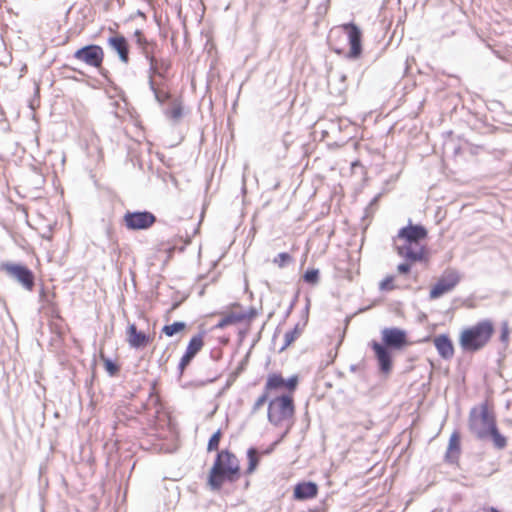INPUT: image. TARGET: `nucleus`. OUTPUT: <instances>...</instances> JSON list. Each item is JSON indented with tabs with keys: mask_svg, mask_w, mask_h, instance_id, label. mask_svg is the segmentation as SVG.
Here are the masks:
<instances>
[{
	"mask_svg": "<svg viewBox=\"0 0 512 512\" xmlns=\"http://www.w3.org/2000/svg\"><path fill=\"white\" fill-rule=\"evenodd\" d=\"M215 462L226 468L228 473H236L240 475V465L237 457L229 450H223L216 456Z\"/></svg>",
	"mask_w": 512,
	"mask_h": 512,
	"instance_id": "6ab92c4d",
	"label": "nucleus"
},
{
	"mask_svg": "<svg viewBox=\"0 0 512 512\" xmlns=\"http://www.w3.org/2000/svg\"><path fill=\"white\" fill-rule=\"evenodd\" d=\"M247 457H248V460H249V464H248V468L246 470V472L248 474H251L257 467L258 463H259V457H258V451L256 448L254 447H251L248 449L247 451Z\"/></svg>",
	"mask_w": 512,
	"mask_h": 512,
	"instance_id": "c85d7f7f",
	"label": "nucleus"
},
{
	"mask_svg": "<svg viewBox=\"0 0 512 512\" xmlns=\"http://www.w3.org/2000/svg\"><path fill=\"white\" fill-rule=\"evenodd\" d=\"M328 43L335 53L357 59L362 53V32L353 23L342 24L330 30Z\"/></svg>",
	"mask_w": 512,
	"mask_h": 512,
	"instance_id": "f257e3e1",
	"label": "nucleus"
},
{
	"mask_svg": "<svg viewBox=\"0 0 512 512\" xmlns=\"http://www.w3.org/2000/svg\"><path fill=\"white\" fill-rule=\"evenodd\" d=\"M27 71V66L26 65H23L22 68H21V75H23V73H26Z\"/></svg>",
	"mask_w": 512,
	"mask_h": 512,
	"instance_id": "37998d69",
	"label": "nucleus"
},
{
	"mask_svg": "<svg viewBox=\"0 0 512 512\" xmlns=\"http://www.w3.org/2000/svg\"><path fill=\"white\" fill-rule=\"evenodd\" d=\"M485 512H499L498 509L494 508V507H490L487 511Z\"/></svg>",
	"mask_w": 512,
	"mask_h": 512,
	"instance_id": "79ce46f5",
	"label": "nucleus"
},
{
	"mask_svg": "<svg viewBox=\"0 0 512 512\" xmlns=\"http://www.w3.org/2000/svg\"><path fill=\"white\" fill-rule=\"evenodd\" d=\"M134 36L136 38L138 46L143 50V53L146 55V59L149 60L152 64L155 61V45L153 43L148 42L144 34L140 30H136Z\"/></svg>",
	"mask_w": 512,
	"mask_h": 512,
	"instance_id": "5701e85b",
	"label": "nucleus"
},
{
	"mask_svg": "<svg viewBox=\"0 0 512 512\" xmlns=\"http://www.w3.org/2000/svg\"><path fill=\"white\" fill-rule=\"evenodd\" d=\"M226 471V468L222 467L218 462L214 461L208 476V485L210 486L211 490L218 491L221 489L224 482L227 481L233 483L240 477V475L236 473H228Z\"/></svg>",
	"mask_w": 512,
	"mask_h": 512,
	"instance_id": "9d476101",
	"label": "nucleus"
},
{
	"mask_svg": "<svg viewBox=\"0 0 512 512\" xmlns=\"http://www.w3.org/2000/svg\"><path fill=\"white\" fill-rule=\"evenodd\" d=\"M127 341L132 348H143L145 347L150 338L142 331H138L135 324H130L127 328Z\"/></svg>",
	"mask_w": 512,
	"mask_h": 512,
	"instance_id": "aec40b11",
	"label": "nucleus"
},
{
	"mask_svg": "<svg viewBox=\"0 0 512 512\" xmlns=\"http://www.w3.org/2000/svg\"><path fill=\"white\" fill-rule=\"evenodd\" d=\"M203 346L204 340L202 334H197L190 339L186 351L178 365L180 375L184 373L186 367L191 363L193 358L197 355V353L202 349Z\"/></svg>",
	"mask_w": 512,
	"mask_h": 512,
	"instance_id": "dca6fc26",
	"label": "nucleus"
},
{
	"mask_svg": "<svg viewBox=\"0 0 512 512\" xmlns=\"http://www.w3.org/2000/svg\"><path fill=\"white\" fill-rule=\"evenodd\" d=\"M319 275L318 269H308L303 275V280L308 284L316 285L319 282Z\"/></svg>",
	"mask_w": 512,
	"mask_h": 512,
	"instance_id": "2f4dec72",
	"label": "nucleus"
},
{
	"mask_svg": "<svg viewBox=\"0 0 512 512\" xmlns=\"http://www.w3.org/2000/svg\"><path fill=\"white\" fill-rule=\"evenodd\" d=\"M294 400L291 395H281L268 404V421L274 426H281L294 415Z\"/></svg>",
	"mask_w": 512,
	"mask_h": 512,
	"instance_id": "20e7f679",
	"label": "nucleus"
},
{
	"mask_svg": "<svg viewBox=\"0 0 512 512\" xmlns=\"http://www.w3.org/2000/svg\"><path fill=\"white\" fill-rule=\"evenodd\" d=\"M496 421L489 412L487 405L473 408L469 414V429L479 440L488 439V433L494 428Z\"/></svg>",
	"mask_w": 512,
	"mask_h": 512,
	"instance_id": "7ed1b4c3",
	"label": "nucleus"
},
{
	"mask_svg": "<svg viewBox=\"0 0 512 512\" xmlns=\"http://www.w3.org/2000/svg\"><path fill=\"white\" fill-rule=\"evenodd\" d=\"M293 261L292 256L287 252L279 253L274 259L273 263L277 265L279 268L285 267L287 264Z\"/></svg>",
	"mask_w": 512,
	"mask_h": 512,
	"instance_id": "7c9ffc66",
	"label": "nucleus"
},
{
	"mask_svg": "<svg viewBox=\"0 0 512 512\" xmlns=\"http://www.w3.org/2000/svg\"><path fill=\"white\" fill-rule=\"evenodd\" d=\"M460 451V437L457 432H454L448 444L447 457H449L450 453L459 452Z\"/></svg>",
	"mask_w": 512,
	"mask_h": 512,
	"instance_id": "c756f323",
	"label": "nucleus"
},
{
	"mask_svg": "<svg viewBox=\"0 0 512 512\" xmlns=\"http://www.w3.org/2000/svg\"><path fill=\"white\" fill-rule=\"evenodd\" d=\"M302 333V328H300L299 324H296L295 327L287 331L284 335V345L281 348V351L286 349L290 344H292Z\"/></svg>",
	"mask_w": 512,
	"mask_h": 512,
	"instance_id": "bb28decb",
	"label": "nucleus"
},
{
	"mask_svg": "<svg viewBox=\"0 0 512 512\" xmlns=\"http://www.w3.org/2000/svg\"><path fill=\"white\" fill-rule=\"evenodd\" d=\"M245 317V315H240L239 313H229L219 320V322L215 325V328L223 329L227 326L240 323L245 320Z\"/></svg>",
	"mask_w": 512,
	"mask_h": 512,
	"instance_id": "b1692460",
	"label": "nucleus"
},
{
	"mask_svg": "<svg viewBox=\"0 0 512 512\" xmlns=\"http://www.w3.org/2000/svg\"><path fill=\"white\" fill-rule=\"evenodd\" d=\"M112 35L107 39V45L112 53L117 56V59L122 63H127L130 53V45L128 40L121 33L109 28Z\"/></svg>",
	"mask_w": 512,
	"mask_h": 512,
	"instance_id": "1a4fd4ad",
	"label": "nucleus"
},
{
	"mask_svg": "<svg viewBox=\"0 0 512 512\" xmlns=\"http://www.w3.org/2000/svg\"><path fill=\"white\" fill-rule=\"evenodd\" d=\"M382 334V345L392 349V350H400L407 344V335L406 332L402 329L393 327V328H384L381 331Z\"/></svg>",
	"mask_w": 512,
	"mask_h": 512,
	"instance_id": "ddd939ff",
	"label": "nucleus"
},
{
	"mask_svg": "<svg viewBox=\"0 0 512 512\" xmlns=\"http://www.w3.org/2000/svg\"><path fill=\"white\" fill-rule=\"evenodd\" d=\"M104 365L110 375H115L119 371V366L110 359H106Z\"/></svg>",
	"mask_w": 512,
	"mask_h": 512,
	"instance_id": "e433bc0d",
	"label": "nucleus"
},
{
	"mask_svg": "<svg viewBox=\"0 0 512 512\" xmlns=\"http://www.w3.org/2000/svg\"><path fill=\"white\" fill-rule=\"evenodd\" d=\"M291 427V424L288 425L286 431L283 433V435L281 436V438L275 442H273L267 449H265L262 453L265 454V455H268L270 453H272L275 449V447L279 444V442L285 437V435L288 433L289 429Z\"/></svg>",
	"mask_w": 512,
	"mask_h": 512,
	"instance_id": "4c0bfd02",
	"label": "nucleus"
},
{
	"mask_svg": "<svg viewBox=\"0 0 512 512\" xmlns=\"http://www.w3.org/2000/svg\"><path fill=\"white\" fill-rule=\"evenodd\" d=\"M3 269L9 277L17 281L23 288L32 291L35 285V276L27 266L17 263H5Z\"/></svg>",
	"mask_w": 512,
	"mask_h": 512,
	"instance_id": "0eeeda50",
	"label": "nucleus"
},
{
	"mask_svg": "<svg viewBox=\"0 0 512 512\" xmlns=\"http://www.w3.org/2000/svg\"><path fill=\"white\" fill-rule=\"evenodd\" d=\"M425 67H426V68H427V70H429V71L432 69V66H430V65H427V66H425Z\"/></svg>",
	"mask_w": 512,
	"mask_h": 512,
	"instance_id": "a18cd8bd",
	"label": "nucleus"
},
{
	"mask_svg": "<svg viewBox=\"0 0 512 512\" xmlns=\"http://www.w3.org/2000/svg\"><path fill=\"white\" fill-rule=\"evenodd\" d=\"M488 438L492 439L493 444L497 449H503L507 445V440L503 435L499 433L497 425H495L494 428H492V430L488 433Z\"/></svg>",
	"mask_w": 512,
	"mask_h": 512,
	"instance_id": "a878e982",
	"label": "nucleus"
},
{
	"mask_svg": "<svg viewBox=\"0 0 512 512\" xmlns=\"http://www.w3.org/2000/svg\"><path fill=\"white\" fill-rule=\"evenodd\" d=\"M380 290L391 291L395 289L394 276H386L379 284Z\"/></svg>",
	"mask_w": 512,
	"mask_h": 512,
	"instance_id": "72a5a7b5",
	"label": "nucleus"
},
{
	"mask_svg": "<svg viewBox=\"0 0 512 512\" xmlns=\"http://www.w3.org/2000/svg\"><path fill=\"white\" fill-rule=\"evenodd\" d=\"M165 115L171 120L177 122L182 118V105L178 100H173L170 107L164 111Z\"/></svg>",
	"mask_w": 512,
	"mask_h": 512,
	"instance_id": "393cba45",
	"label": "nucleus"
},
{
	"mask_svg": "<svg viewBox=\"0 0 512 512\" xmlns=\"http://www.w3.org/2000/svg\"><path fill=\"white\" fill-rule=\"evenodd\" d=\"M299 378L297 375H293L285 380L280 374L272 373L267 377L265 389L268 392L279 391L287 389L290 392H294L298 386Z\"/></svg>",
	"mask_w": 512,
	"mask_h": 512,
	"instance_id": "4468645a",
	"label": "nucleus"
},
{
	"mask_svg": "<svg viewBox=\"0 0 512 512\" xmlns=\"http://www.w3.org/2000/svg\"><path fill=\"white\" fill-rule=\"evenodd\" d=\"M460 280L461 276L457 270L447 269L431 288L429 298L434 300L451 292L459 284Z\"/></svg>",
	"mask_w": 512,
	"mask_h": 512,
	"instance_id": "423d86ee",
	"label": "nucleus"
},
{
	"mask_svg": "<svg viewBox=\"0 0 512 512\" xmlns=\"http://www.w3.org/2000/svg\"><path fill=\"white\" fill-rule=\"evenodd\" d=\"M357 370V365L353 364L350 366V371L355 372Z\"/></svg>",
	"mask_w": 512,
	"mask_h": 512,
	"instance_id": "c03bdc74",
	"label": "nucleus"
},
{
	"mask_svg": "<svg viewBox=\"0 0 512 512\" xmlns=\"http://www.w3.org/2000/svg\"><path fill=\"white\" fill-rule=\"evenodd\" d=\"M413 67L418 68V66H410V65H407V66H405V70H404V72H405V73H407L408 71H411ZM417 71H418L419 73H424V72H423V71H421L420 69H417Z\"/></svg>",
	"mask_w": 512,
	"mask_h": 512,
	"instance_id": "ea45409f",
	"label": "nucleus"
},
{
	"mask_svg": "<svg viewBox=\"0 0 512 512\" xmlns=\"http://www.w3.org/2000/svg\"><path fill=\"white\" fill-rule=\"evenodd\" d=\"M221 430H217L209 439L207 450L209 452L218 450L220 439H221Z\"/></svg>",
	"mask_w": 512,
	"mask_h": 512,
	"instance_id": "473e14b6",
	"label": "nucleus"
},
{
	"mask_svg": "<svg viewBox=\"0 0 512 512\" xmlns=\"http://www.w3.org/2000/svg\"><path fill=\"white\" fill-rule=\"evenodd\" d=\"M395 250L404 260L409 262H422L425 260L426 249L422 244L396 242Z\"/></svg>",
	"mask_w": 512,
	"mask_h": 512,
	"instance_id": "9b49d317",
	"label": "nucleus"
},
{
	"mask_svg": "<svg viewBox=\"0 0 512 512\" xmlns=\"http://www.w3.org/2000/svg\"><path fill=\"white\" fill-rule=\"evenodd\" d=\"M369 345L374 352L379 371L384 375L389 374L393 367L392 349L382 345L376 340H372Z\"/></svg>",
	"mask_w": 512,
	"mask_h": 512,
	"instance_id": "f8f14e48",
	"label": "nucleus"
},
{
	"mask_svg": "<svg viewBox=\"0 0 512 512\" xmlns=\"http://www.w3.org/2000/svg\"><path fill=\"white\" fill-rule=\"evenodd\" d=\"M318 494V485L315 482H300L294 487L293 497L299 501L313 499Z\"/></svg>",
	"mask_w": 512,
	"mask_h": 512,
	"instance_id": "f3484780",
	"label": "nucleus"
},
{
	"mask_svg": "<svg viewBox=\"0 0 512 512\" xmlns=\"http://www.w3.org/2000/svg\"><path fill=\"white\" fill-rule=\"evenodd\" d=\"M157 221L156 216L147 210L127 211L123 216V224L129 231L147 230Z\"/></svg>",
	"mask_w": 512,
	"mask_h": 512,
	"instance_id": "39448f33",
	"label": "nucleus"
},
{
	"mask_svg": "<svg viewBox=\"0 0 512 512\" xmlns=\"http://www.w3.org/2000/svg\"><path fill=\"white\" fill-rule=\"evenodd\" d=\"M415 262H409V261H404L403 263H400L398 266H397V272L400 274V275H407L410 271H411V266L412 264H414Z\"/></svg>",
	"mask_w": 512,
	"mask_h": 512,
	"instance_id": "c9c22d12",
	"label": "nucleus"
},
{
	"mask_svg": "<svg viewBox=\"0 0 512 512\" xmlns=\"http://www.w3.org/2000/svg\"><path fill=\"white\" fill-rule=\"evenodd\" d=\"M327 81L329 88L335 91L337 94L343 93L347 88L346 74L336 71L332 68H330L328 71Z\"/></svg>",
	"mask_w": 512,
	"mask_h": 512,
	"instance_id": "412c9836",
	"label": "nucleus"
},
{
	"mask_svg": "<svg viewBox=\"0 0 512 512\" xmlns=\"http://www.w3.org/2000/svg\"><path fill=\"white\" fill-rule=\"evenodd\" d=\"M269 393L270 392L266 391V389L264 388L263 393L258 397V399L255 401L252 407L253 413L257 412L266 403V401L268 400Z\"/></svg>",
	"mask_w": 512,
	"mask_h": 512,
	"instance_id": "f704fd0d",
	"label": "nucleus"
},
{
	"mask_svg": "<svg viewBox=\"0 0 512 512\" xmlns=\"http://www.w3.org/2000/svg\"><path fill=\"white\" fill-rule=\"evenodd\" d=\"M186 328V323L185 322H181V321H177V322H174L170 325H165L163 328H162V332L168 336V337H172L174 336L176 333L184 330Z\"/></svg>",
	"mask_w": 512,
	"mask_h": 512,
	"instance_id": "cd10ccee",
	"label": "nucleus"
},
{
	"mask_svg": "<svg viewBox=\"0 0 512 512\" xmlns=\"http://www.w3.org/2000/svg\"><path fill=\"white\" fill-rule=\"evenodd\" d=\"M433 343L441 358L449 360L454 356V346L448 335L440 334L435 336Z\"/></svg>",
	"mask_w": 512,
	"mask_h": 512,
	"instance_id": "a211bd4d",
	"label": "nucleus"
},
{
	"mask_svg": "<svg viewBox=\"0 0 512 512\" xmlns=\"http://www.w3.org/2000/svg\"><path fill=\"white\" fill-rule=\"evenodd\" d=\"M379 198H380V194L376 195V196L372 199V201L370 202V205H374V204L378 201V199H379Z\"/></svg>",
	"mask_w": 512,
	"mask_h": 512,
	"instance_id": "a19ab883",
	"label": "nucleus"
},
{
	"mask_svg": "<svg viewBox=\"0 0 512 512\" xmlns=\"http://www.w3.org/2000/svg\"><path fill=\"white\" fill-rule=\"evenodd\" d=\"M428 235L427 229L421 224H412L409 221V224L405 227H402L397 236L394 238V243L396 242H404V243H414L421 244V241L424 240Z\"/></svg>",
	"mask_w": 512,
	"mask_h": 512,
	"instance_id": "6e6552de",
	"label": "nucleus"
},
{
	"mask_svg": "<svg viewBox=\"0 0 512 512\" xmlns=\"http://www.w3.org/2000/svg\"><path fill=\"white\" fill-rule=\"evenodd\" d=\"M240 315H245V320L246 319H252L253 317H255L256 315V311L255 309H250L248 312H243V313H239Z\"/></svg>",
	"mask_w": 512,
	"mask_h": 512,
	"instance_id": "58836bf2",
	"label": "nucleus"
},
{
	"mask_svg": "<svg viewBox=\"0 0 512 512\" xmlns=\"http://www.w3.org/2000/svg\"><path fill=\"white\" fill-rule=\"evenodd\" d=\"M494 327L491 321L483 320L461 333L459 343L464 351L476 352L482 349L491 339Z\"/></svg>",
	"mask_w": 512,
	"mask_h": 512,
	"instance_id": "f03ea898",
	"label": "nucleus"
},
{
	"mask_svg": "<svg viewBox=\"0 0 512 512\" xmlns=\"http://www.w3.org/2000/svg\"><path fill=\"white\" fill-rule=\"evenodd\" d=\"M75 58L90 65L102 64L104 60V50L99 45H88L77 50Z\"/></svg>",
	"mask_w": 512,
	"mask_h": 512,
	"instance_id": "2eb2a0df",
	"label": "nucleus"
},
{
	"mask_svg": "<svg viewBox=\"0 0 512 512\" xmlns=\"http://www.w3.org/2000/svg\"><path fill=\"white\" fill-rule=\"evenodd\" d=\"M167 67L168 66H165V68ZM158 68H164V66H150L149 84L151 90L154 92L155 99L160 104H163L167 99L170 98V95L162 89H159L156 85V82L154 80V74L158 73Z\"/></svg>",
	"mask_w": 512,
	"mask_h": 512,
	"instance_id": "4be33fe9",
	"label": "nucleus"
}]
</instances>
